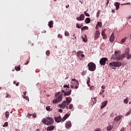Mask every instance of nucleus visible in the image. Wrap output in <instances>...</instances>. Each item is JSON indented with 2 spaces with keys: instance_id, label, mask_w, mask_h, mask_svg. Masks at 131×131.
Listing matches in <instances>:
<instances>
[{
  "instance_id": "1",
  "label": "nucleus",
  "mask_w": 131,
  "mask_h": 131,
  "mask_svg": "<svg viewBox=\"0 0 131 131\" xmlns=\"http://www.w3.org/2000/svg\"><path fill=\"white\" fill-rule=\"evenodd\" d=\"M63 88H67L66 91L64 90H61V94L60 92L56 93V98L53 100V103L54 104H58V103L62 102V99L63 98L62 95H63V94L64 97H66V96H70V95H71L72 91L70 89V87L68 86V85H64L63 86Z\"/></svg>"
},
{
  "instance_id": "2",
  "label": "nucleus",
  "mask_w": 131,
  "mask_h": 131,
  "mask_svg": "<svg viewBox=\"0 0 131 131\" xmlns=\"http://www.w3.org/2000/svg\"><path fill=\"white\" fill-rule=\"evenodd\" d=\"M71 101H72V98L71 97H66V101H63L62 104H59V108H61V109H64L66 105L68 106L70 103H71Z\"/></svg>"
},
{
  "instance_id": "3",
  "label": "nucleus",
  "mask_w": 131,
  "mask_h": 131,
  "mask_svg": "<svg viewBox=\"0 0 131 131\" xmlns=\"http://www.w3.org/2000/svg\"><path fill=\"white\" fill-rule=\"evenodd\" d=\"M42 122L46 125H51L54 123V119L53 118L48 117L46 118H43L42 120Z\"/></svg>"
},
{
  "instance_id": "4",
  "label": "nucleus",
  "mask_w": 131,
  "mask_h": 131,
  "mask_svg": "<svg viewBox=\"0 0 131 131\" xmlns=\"http://www.w3.org/2000/svg\"><path fill=\"white\" fill-rule=\"evenodd\" d=\"M120 51H115V58L118 61L119 60H122V59L124 58V56H123V54H120ZM115 58L112 57V59H115Z\"/></svg>"
},
{
  "instance_id": "5",
  "label": "nucleus",
  "mask_w": 131,
  "mask_h": 131,
  "mask_svg": "<svg viewBox=\"0 0 131 131\" xmlns=\"http://www.w3.org/2000/svg\"><path fill=\"white\" fill-rule=\"evenodd\" d=\"M123 56L124 58H126V59H130L131 54H129V48H126L125 50V53H123Z\"/></svg>"
},
{
  "instance_id": "6",
  "label": "nucleus",
  "mask_w": 131,
  "mask_h": 131,
  "mask_svg": "<svg viewBox=\"0 0 131 131\" xmlns=\"http://www.w3.org/2000/svg\"><path fill=\"white\" fill-rule=\"evenodd\" d=\"M72 80L74 82H72L73 84L71 85V88L72 89H73V88H74V89H76V90H77V89H78V85H79L78 81L76 79H72Z\"/></svg>"
},
{
  "instance_id": "7",
  "label": "nucleus",
  "mask_w": 131,
  "mask_h": 131,
  "mask_svg": "<svg viewBox=\"0 0 131 131\" xmlns=\"http://www.w3.org/2000/svg\"><path fill=\"white\" fill-rule=\"evenodd\" d=\"M88 66L90 71H95V70H96V64H95V63L93 62H90L88 64Z\"/></svg>"
},
{
  "instance_id": "8",
  "label": "nucleus",
  "mask_w": 131,
  "mask_h": 131,
  "mask_svg": "<svg viewBox=\"0 0 131 131\" xmlns=\"http://www.w3.org/2000/svg\"><path fill=\"white\" fill-rule=\"evenodd\" d=\"M77 57L79 59V60H83V58H84L85 56L84 54H82V51H79L77 53L76 55Z\"/></svg>"
},
{
  "instance_id": "9",
  "label": "nucleus",
  "mask_w": 131,
  "mask_h": 131,
  "mask_svg": "<svg viewBox=\"0 0 131 131\" xmlns=\"http://www.w3.org/2000/svg\"><path fill=\"white\" fill-rule=\"evenodd\" d=\"M108 61V58L106 57H103L101 59H100L99 61V63L100 65L102 66H105L106 65V61Z\"/></svg>"
},
{
  "instance_id": "10",
  "label": "nucleus",
  "mask_w": 131,
  "mask_h": 131,
  "mask_svg": "<svg viewBox=\"0 0 131 131\" xmlns=\"http://www.w3.org/2000/svg\"><path fill=\"white\" fill-rule=\"evenodd\" d=\"M101 34V32L99 30L96 31L95 33H94V40H97L98 38L100 37Z\"/></svg>"
},
{
  "instance_id": "11",
  "label": "nucleus",
  "mask_w": 131,
  "mask_h": 131,
  "mask_svg": "<svg viewBox=\"0 0 131 131\" xmlns=\"http://www.w3.org/2000/svg\"><path fill=\"white\" fill-rule=\"evenodd\" d=\"M55 121L56 122H61V121H63V119H62V117H61L60 116H59L58 117H55L54 118Z\"/></svg>"
},
{
  "instance_id": "12",
  "label": "nucleus",
  "mask_w": 131,
  "mask_h": 131,
  "mask_svg": "<svg viewBox=\"0 0 131 131\" xmlns=\"http://www.w3.org/2000/svg\"><path fill=\"white\" fill-rule=\"evenodd\" d=\"M78 21H83L84 20V15L83 14H81L80 16L76 18Z\"/></svg>"
},
{
  "instance_id": "13",
  "label": "nucleus",
  "mask_w": 131,
  "mask_h": 131,
  "mask_svg": "<svg viewBox=\"0 0 131 131\" xmlns=\"http://www.w3.org/2000/svg\"><path fill=\"white\" fill-rule=\"evenodd\" d=\"M105 31H106V29L103 30L101 32V35L103 36V39H107V35L105 33Z\"/></svg>"
},
{
  "instance_id": "14",
  "label": "nucleus",
  "mask_w": 131,
  "mask_h": 131,
  "mask_svg": "<svg viewBox=\"0 0 131 131\" xmlns=\"http://www.w3.org/2000/svg\"><path fill=\"white\" fill-rule=\"evenodd\" d=\"M107 104H108V101H105L103 102H102V105L100 107V109H103V108H105V107L107 106Z\"/></svg>"
},
{
  "instance_id": "15",
  "label": "nucleus",
  "mask_w": 131,
  "mask_h": 131,
  "mask_svg": "<svg viewBox=\"0 0 131 131\" xmlns=\"http://www.w3.org/2000/svg\"><path fill=\"white\" fill-rule=\"evenodd\" d=\"M115 38V36H114V33H112L110 38V41H111V42H113V41H114Z\"/></svg>"
},
{
  "instance_id": "16",
  "label": "nucleus",
  "mask_w": 131,
  "mask_h": 131,
  "mask_svg": "<svg viewBox=\"0 0 131 131\" xmlns=\"http://www.w3.org/2000/svg\"><path fill=\"white\" fill-rule=\"evenodd\" d=\"M121 118H122V116H117L114 118V121H116V122H117L119 121V120H120Z\"/></svg>"
},
{
  "instance_id": "17",
  "label": "nucleus",
  "mask_w": 131,
  "mask_h": 131,
  "mask_svg": "<svg viewBox=\"0 0 131 131\" xmlns=\"http://www.w3.org/2000/svg\"><path fill=\"white\" fill-rule=\"evenodd\" d=\"M96 103H97V99L96 98H92L91 102L92 106H94V105L96 104Z\"/></svg>"
},
{
  "instance_id": "18",
  "label": "nucleus",
  "mask_w": 131,
  "mask_h": 131,
  "mask_svg": "<svg viewBox=\"0 0 131 131\" xmlns=\"http://www.w3.org/2000/svg\"><path fill=\"white\" fill-rule=\"evenodd\" d=\"M31 116H32V118H36V115L35 114H28V117H29V118H30L31 117Z\"/></svg>"
},
{
  "instance_id": "19",
  "label": "nucleus",
  "mask_w": 131,
  "mask_h": 131,
  "mask_svg": "<svg viewBox=\"0 0 131 131\" xmlns=\"http://www.w3.org/2000/svg\"><path fill=\"white\" fill-rule=\"evenodd\" d=\"M55 129V127L54 126H49V127H47V130L48 131H52V130H54V129Z\"/></svg>"
},
{
  "instance_id": "20",
  "label": "nucleus",
  "mask_w": 131,
  "mask_h": 131,
  "mask_svg": "<svg viewBox=\"0 0 131 131\" xmlns=\"http://www.w3.org/2000/svg\"><path fill=\"white\" fill-rule=\"evenodd\" d=\"M71 127V121H68L67 122L66 124V128H69V127Z\"/></svg>"
},
{
  "instance_id": "21",
  "label": "nucleus",
  "mask_w": 131,
  "mask_h": 131,
  "mask_svg": "<svg viewBox=\"0 0 131 131\" xmlns=\"http://www.w3.org/2000/svg\"><path fill=\"white\" fill-rule=\"evenodd\" d=\"M54 24V21L53 20H51L48 23V26H49L50 28H53V25Z\"/></svg>"
},
{
  "instance_id": "22",
  "label": "nucleus",
  "mask_w": 131,
  "mask_h": 131,
  "mask_svg": "<svg viewBox=\"0 0 131 131\" xmlns=\"http://www.w3.org/2000/svg\"><path fill=\"white\" fill-rule=\"evenodd\" d=\"M70 115H69L68 114H66L62 118V121H64V120H66L68 117H69Z\"/></svg>"
},
{
  "instance_id": "23",
  "label": "nucleus",
  "mask_w": 131,
  "mask_h": 131,
  "mask_svg": "<svg viewBox=\"0 0 131 131\" xmlns=\"http://www.w3.org/2000/svg\"><path fill=\"white\" fill-rule=\"evenodd\" d=\"M84 21L86 24H89V23H91V18H90L89 17H87L85 18Z\"/></svg>"
},
{
  "instance_id": "24",
  "label": "nucleus",
  "mask_w": 131,
  "mask_h": 131,
  "mask_svg": "<svg viewBox=\"0 0 131 131\" xmlns=\"http://www.w3.org/2000/svg\"><path fill=\"white\" fill-rule=\"evenodd\" d=\"M109 65L112 67H116V62H110Z\"/></svg>"
},
{
  "instance_id": "25",
  "label": "nucleus",
  "mask_w": 131,
  "mask_h": 131,
  "mask_svg": "<svg viewBox=\"0 0 131 131\" xmlns=\"http://www.w3.org/2000/svg\"><path fill=\"white\" fill-rule=\"evenodd\" d=\"M121 66V62L120 61L116 62V67H120Z\"/></svg>"
},
{
  "instance_id": "26",
  "label": "nucleus",
  "mask_w": 131,
  "mask_h": 131,
  "mask_svg": "<svg viewBox=\"0 0 131 131\" xmlns=\"http://www.w3.org/2000/svg\"><path fill=\"white\" fill-rule=\"evenodd\" d=\"M82 39L84 42H86V40H88L86 38V35H84V37L82 36Z\"/></svg>"
},
{
  "instance_id": "27",
  "label": "nucleus",
  "mask_w": 131,
  "mask_h": 131,
  "mask_svg": "<svg viewBox=\"0 0 131 131\" xmlns=\"http://www.w3.org/2000/svg\"><path fill=\"white\" fill-rule=\"evenodd\" d=\"M115 6H116V10H118L119 9V3L116 2L115 3Z\"/></svg>"
},
{
  "instance_id": "28",
  "label": "nucleus",
  "mask_w": 131,
  "mask_h": 131,
  "mask_svg": "<svg viewBox=\"0 0 131 131\" xmlns=\"http://www.w3.org/2000/svg\"><path fill=\"white\" fill-rule=\"evenodd\" d=\"M81 30H89V27L88 26H84L82 28H81Z\"/></svg>"
},
{
  "instance_id": "29",
  "label": "nucleus",
  "mask_w": 131,
  "mask_h": 131,
  "mask_svg": "<svg viewBox=\"0 0 131 131\" xmlns=\"http://www.w3.org/2000/svg\"><path fill=\"white\" fill-rule=\"evenodd\" d=\"M113 128V126L112 125H110V126H107V130H111Z\"/></svg>"
},
{
  "instance_id": "30",
  "label": "nucleus",
  "mask_w": 131,
  "mask_h": 131,
  "mask_svg": "<svg viewBox=\"0 0 131 131\" xmlns=\"http://www.w3.org/2000/svg\"><path fill=\"white\" fill-rule=\"evenodd\" d=\"M20 67V65H19L18 67H15V69L16 71H20V70H21V68Z\"/></svg>"
},
{
  "instance_id": "31",
  "label": "nucleus",
  "mask_w": 131,
  "mask_h": 131,
  "mask_svg": "<svg viewBox=\"0 0 131 131\" xmlns=\"http://www.w3.org/2000/svg\"><path fill=\"white\" fill-rule=\"evenodd\" d=\"M10 115V113L9 112H6L5 113V116L6 118H9V116Z\"/></svg>"
},
{
  "instance_id": "32",
  "label": "nucleus",
  "mask_w": 131,
  "mask_h": 131,
  "mask_svg": "<svg viewBox=\"0 0 131 131\" xmlns=\"http://www.w3.org/2000/svg\"><path fill=\"white\" fill-rule=\"evenodd\" d=\"M97 26H98L99 27L102 28V23L98 21L97 24Z\"/></svg>"
},
{
  "instance_id": "33",
  "label": "nucleus",
  "mask_w": 131,
  "mask_h": 131,
  "mask_svg": "<svg viewBox=\"0 0 131 131\" xmlns=\"http://www.w3.org/2000/svg\"><path fill=\"white\" fill-rule=\"evenodd\" d=\"M124 103L125 104H127V103H128V98L127 97H126V99L124 100Z\"/></svg>"
},
{
  "instance_id": "34",
  "label": "nucleus",
  "mask_w": 131,
  "mask_h": 131,
  "mask_svg": "<svg viewBox=\"0 0 131 131\" xmlns=\"http://www.w3.org/2000/svg\"><path fill=\"white\" fill-rule=\"evenodd\" d=\"M125 40H126V38H124L121 40V43L122 44L123 42H125Z\"/></svg>"
},
{
  "instance_id": "35",
  "label": "nucleus",
  "mask_w": 131,
  "mask_h": 131,
  "mask_svg": "<svg viewBox=\"0 0 131 131\" xmlns=\"http://www.w3.org/2000/svg\"><path fill=\"white\" fill-rule=\"evenodd\" d=\"M64 35L66 36H69L70 35V34H69V32L68 31H66L64 33Z\"/></svg>"
},
{
  "instance_id": "36",
  "label": "nucleus",
  "mask_w": 131,
  "mask_h": 131,
  "mask_svg": "<svg viewBox=\"0 0 131 131\" xmlns=\"http://www.w3.org/2000/svg\"><path fill=\"white\" fill-rule=\"evenodd\" d=\"M46 110L47 111H52V108H51V107H50V106H47Z\"/></svg>"
},
{
  "instance_id": "37",
  "label": "nucleus",
  "mask_w": 131,
  "mask_h": 131,
  "mask_svg": "<svg viewBox=\"0 0 131 131\" xmlns=\"http://www.w3.org/2000/svg\"><path fill=\"white\" fill-rule=\"evenodd\" d=\"M81 26H82V25L80 26V25L79 24H78V23H77V24H76V27H77V28H79V29H80V28H81Z\"/></svg>"
},
{
  "instance_id": "38",
  "label": "nucleus",
  "mask_w": 131,
  "mask_h": 131,
  "mask_svg": "<svg viewBox=\"0 0 131 131\" xmlns=\"http://www.w3.org/2000/svg\"><path fill=\"white\" fill-rule=\"evenodd\" d=\"M9 125V123L8 122H6L5 123V124L3 125V127H6V126H8Z\"/></svg>"
},
{
  "instance_id": "39",
  "label": "nucleus",
  "mask_w": 131,
  "mask_h": 131,
  "mask_svg": "<svg viewBox=\"0 0 131 131\" xmlns=\"http://www.w3.org/2000/svg\"><path fill=\"white\" fill-rule=\"evenodd\" d=\"M24 99L27 100V101H29V98L28 96H23Z\"/></svg>"
},
{
  "instance_id": "40",
  "label": "nucleus",
  "mask_w": 131,
  "mask_h": 131,
  "mask_svg": "<svg viewBox=\"0 0 131 131\" xmlns=\"http://www.w3.org/2000/svg\"><path fill=\"white\" fill-rule=\"evenodd\" d=\"M131 113V110H129V111L126 114V116H128Z\"/></svg>"
},
{
  "instance_id": "41",
  "label": "nucleus",
  "mask_w": 131,
  "mask_h": 131,
  "mask_svg": "<svg viewBox=\"0 0 131 131\" xmlns=\"http://www.w3.org/2000/svg\"><path fill=\"white\" fill-rule=\"evenodd\" d=\"M100 11L98 10L97 13V15L96 16L97 17V18L99 17V16L100 15Z\"/></svg>"
},
{
  "instance_id": "42",
  "label": "nucleus",
  "mask_w": 131,
  "mask_h": 131,
  "mask_svg": "<svg viewBox=\"0 0 131 131\" xmlns=\"http://www.w3.org/2000/svg\"><path fill=\"white\" fill-rule=\"evenodd\" d=\"M47 56H50V51L47 50L46 52Z\"/></svg>"
},
{
  "instance_id": "43",
  "label": "nucleus",
  "mask_w": 131,
  "mask_h": 131,
  "mask_svg": "<svg viewBox=\"0 0 131 131\" xmlns=\"http://www.w3.org/2000/svg\"><path fill=\"white\" fill-rule=\"evenodd\" d=\"M72 108H73V104H70V105H69L70 110H71V109H72Z\"/></svg>"
},
{
  "instance_id": "44",
  "label": "nucleus",
  "mask_w": 131,
  "mask_h": 131,
  "mask_svg": "<svg viewBox=\"0 0 131 131\" xmlns=\"http://www.w3.org/2000/svg\"><path fill=\"white\" fill-rule=\"evenodd\" d=\"M84 13L85 14V16H86V17H90V14L86 13L85 11L84 12Z\"/></svg>"
},
{
  "instance_id": "45",
  "label": "nucleus",
  "mask_w": 131,
  "mask_h": 131,
  "mask_svg": "<svg viewBox=\"0 0 131 131\" xmlns=\"http://www.w3.org/2000/svg\"><path fill=\"white\" fill-rule=\"evenodd\" d=\"M85 74H86V72L83 71V72H82V76H84V75H85Z\"/></svg>"
},
{
  "instance_id": "46",
  "label": "nucleus",
  "mask_w": 131,
  "mask_h": 131,
  "mask_svg": "<svg viewBox=\"0 0 131 131\" xmlns=\"http://www.w3.org/2000/svg\"><path fill=\"white\" fill-rule=\"evenodd\" d=\"M7 96H6V98H11V95H9L8 93H6Z\"/></svg>"
},
{
  "instance_id": "47",
  "label": "nucleus",
  "mask_w": 131,
  "mask_h": 131,
  "mask_svg": "<svg viewBox=\"0 0 131 131\" xmlns=\"http://www.w3.org/2000/svg\"><path fill=\"white\" fill-rule=\"evenodd\" d=\"M29 63V60H27L26 62L25 63V65H27Z\"/></svg>"
},
{
  "instance_id": "48",
  "label": "nucleus",
  "mask_w": 131,
  "mask_h": 131,
  "mask_svg": "<svg viewBox=\"0 0 131 131\" xmlns=\"http://www.w3.org/2000/svg\"><path fill=\"white\" fill-rule=\"evenodd\" d=\"M58 111H59L60 113H62V112H63V110H62V109H59V110H58Z\"/></svg>"
},
{
  "instance_id": "49",
  "label": "nucleus",
  "mask_w": 131,
  "mask_h": 131,
  "mask_svg": "<svg viewBox=\"0 0 131 131\" xmlns=\"http://www.w3.org/2000/svg\"><path fill=\"white\" fill-rule=\"evenodd\" d=\"M87 84H88V85L89 86H90V80H89V81H87Z\"/></svg>"
},
{
  "instance_id": "50",
  "label": "nucleus",
  "mask_w": 131,
  "mask_h": 131,
  "mask_svg": "<svg viewBox=\"0 0 131 131\" xmlns=\"http://www.w3.org/2000/svg\"><path fill=\"white\" fill-rule=\"evenodd\" d=\"M95 29H96V30H99V28H98V26H97V25H96V26Z\"/></svg>"
},
{
  "instance_id": "51",
  "label": "nucleus",
  "mask_w": 131,
  "mask_h": 131,
  "mask_svg": "<svg viewBox=\"0 0 131 131\" xmlns=\"http://www.w3.org/2000/svg\"><path fill=\"white\" fill-rule=\"evenodd\" d=\"M101 89H102V90H105V86L102 85V86H101Z\"/></svg>"
},
{
  "instance_id": "52",
  "label": "nucleus",
  "mask_w": 131,
  "mask_h": 131,
  "mask_svg": "<svg viewBox=\"0 0 131 131\" xmlns=\"http://www.w3.org/2000/svg\"><path fill=\"white\" fill-rule=\"evenodd\" d=\"M95 131H101V129H100V128H97V129L95 130Z\"/></svg>"
},
{
  "instance_id": "53",
  "label": "nucleus",
  "mask_w": 131,
  "mask_h": 131,
  "mask_svg": "<svg viewBox=\"0 0 131 131\" xmlns=\"http://www.w3.org/2000/svg\"><path fill=\"white\" fill-rule=\"evenodd\" d=\"M27 92L25 91V92H24V96H26V94H27Z\"/></svg>"
},
{
  "instance_id": "54",
  "label": "nucleus",
  "mask_w": 131,
  "mask_h": 131,
  "mask_svg": "<svg viewBox=\"0 0 131 131\" xmlns=\"http://www.w3.org/2000/svg\"><path fill=\"white\" fill-rule=\"evenodd\" d=\"M120 131H124V127L122 128Z\"/></svg>"
},
{
  "instance_id": "55",
  "label": "nucleus",
  "mask_w": 131,
  "mask_h": 131,
  "mask_svg": "<svg viewBox=\"0 0 131 131\" xmlns=\"http://www.w3.org/2000/svg\"><path fill=\"white\" fill-rule=\"evenodd\" d=\"M66 8L67 9H68V8H69V5H67V6H66Z\"/></svg>"
},
{
  "instance_id": "56",
  "label": "nucleus",
  "mask_w": 131,
  "mask_h": 131,
  "mask_svg": "<svg viewBox=\"0 0 131 131\" xmlns=\"http://www.w3.org/2000/svg\"><path fill=\"white\" fill-rule=\"evenodd\" d=\"M62 37V35H61V34H58V37Z\"/></svg>"
},
{
  "instance_id": "57",
  "label": "nucleus",
  "mask_w": 131,
  "mask_h": 131,
  "mask_svg": "<svg viewBox=\"0 0 131 131\" xmlns=\"http://www.w3.org/2000/svg\"><path fill=\"white\" fill-rule=\"evenodd\" d=\"M19 85V82H17L16 83V86H18Z\"/></svg>"
},
{
  "instance_id": "58",
  "label": "nucleus",
  "mask_w": 131,
  "mask_h": 131,
  "mask_svg": "<svg viewBox=\"0 0 131 131\" xmlns=\"http://www.w3.org/2000/svg\"><path fill=\"white\" fill-rule=\"evenodd\" d=\"M112 12H113V13H115V10H113L112 11Z\"/></svg>"
},
{
  "instance_id": "59",
  "label": "nucleus",
  "mask_w": 131,
  "mask_h": 131,
  "mask_svg": "<svg viewBox=\"0 0 131 131\" xmlns=\"http://www.w3.org/2000/svg\"><path fill=\"white\" fill-rule=\"evenodd\" d=\"M109 4V0H107V2H106V5H108Z\"/></svg>"
},
{
  "instance_id": "60",
  "label": "nucleus",
  "mask_w": 131,
  "mask_h": 131,
  "mask_svg": "<svg viewBox=\"0 0 131 131\" xmlns=\"http://www.w3.org/2000/svg\"><path fill=\"white\" fill-rule=\"evenodd\" d=\"M101 93L103 94V93H105V90H102Z\"/></svg>"
},
{
  "instance_id": "61",
  "label": "nucleus",
  "mask_w": 131,
  "mask_h": 131,
  "mask_svg": "<svg viewBox=\"0 0 131 131\" xmlns=\"http://www.w3.org/2000/svg\"><path fill=\"white\" fill-rule=\"evenodd\" d=\"M99 95H100L101 96H102V95H103V93L102 92L99 93Z\"/></svg>"
},
{
  "instance_id": "62",
  "label": "nucleus",
  "mask_w": 131,
  "mask_h": 131,
  "mask_svg": "<svg viewBox=\"0 0 131 131\" xmlns=\"http://www.w3.org/2000/svg\"><path fill=\"white\" fill-rule=\"evenodd\" d=\"M65 107H66V108H67V109H68V108H69V107H68V105H67L66 106H65Z\"/></svg>"
},
{
  "instance_id": "63",
  "label": "nucleus",
  "mask_w": 131,
  "mask_h": 131,
  "mask_svg": "<svg viewBox=\"0 0 131 131\" xmlns=\"http://www.w3.org/2000/svg\"><path fill=\"white\" fill-rule=\"evenodd\" d=\"M36 131H40V130H39V129H36Z\"/></svg>"
},
{
  "instance_id": "64",
  "label": "nucleus",
  "mask_w": 131,
  "mask_h": 131,
  "mask_svg": "<svg viewBox=\"0 0 131 131\" xmlns=\"http://www.w3.org/2000/svg\"><path fill=\"white\" fill-rule=\"evenodd\" d=\"M102 98H105V95H102Z\"/></svg>"
}]
</instances>
